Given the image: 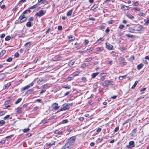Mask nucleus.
I'll return each instance as SVG.
<instances>
[{
    "mask_svg": "<svg viewBox=\"0 0 149 149\" xmlns=\"http://www.w3.org/2000/svg\"><path fill=\"white\" fill-rule=\"evenodd\" d=\"M76 139L75 136H72L68 140L67 143L71 146L74 144Z\"/></svg>",
    "mask_w": 149,
    "mask_h": 149,
    "instance_id": "f257e3e1",
    "label": "nucleus"
},
{
    "mask_svg": "<svg viewBox=\"0 0 149 149\" xmlns=\"http://www.w3.org/2000/svg\"><path fill=\"white\" fill-rule=\"evenodd\" d=\"M46 10H40L38 12L36 13L35 16H37L39 17H40L44 15L46 13Z\"/></svg>",
    "mask_w": 149,
    "mask_h": 149,
    "instance_id": "f03ea898",
    "label": "nucleus"
},
{
    "mask_svg": "<svg viewBox=\"0 0 149 149\" xmlns=\"http://www.w3.org/2000/svg\"><path fill=\"white\" fill-rule=\"evenodd\" d=\"M70 105V104H63V107L61 109L59 110V111H58V112H59L60 111H65L69 109V106Z\"/></svg>",
    "mask_w": 149,
    "mask_h": 149,
    "instance_id": "7ed1b4c3",
    "label": "nucleus"
},
{
    "mask_svg": "<svg viewBox=\"0 0 149 149\" xmlns=\"http://www.w3.org/2000/svg\"><path fill=\"white\" fill-rule=\"evenodd\" d=\"M27 17L24 15L21 14L19 16V23H22L24 22L27 20Z\"/></svg>",
    "mask_w": 149,
    "mask_h": 149,
    "instance_id": "20e7f679",
    "label": "nucleus"
},
{
    "mask_svg": "<svg viewBox=\"0 0 149 149\" xmlns=\"http://www.w3.org/2000/svg\"><path fill=\"white\" fill-rule=\"evenodd\" d=\"M135 146V144L134 141H130L129 143V145L127 146V148L129 149L133 147H134Z\"/></svg>",
    "mask_w": 149,
    "mask_h": 149,
    "instance_id": "39448f33",
    "label": "nucleus"
},
{
    "mask_svg": "<svg viewBox=\"0 0 149 149\" xmlns=\"http://www.w3.org/2000/svg\"><path fill=\"white\" fill-rule=\"evenodd\" d=\"M106 48L109 50H111L113 49V46L110 44L109 42H106Z\"/></svg>",
    "mask_w": 149,
    "mask_h": 149,
    "instance_id": "423d86ee",
    "label": "nucleus"
},
{
    "mask_svg": "<svg viewBox=\"0 0 149 149\" xmlns=\"http://www.w3.org/2000/svg\"><path fill=\"white\" fill-rule=\"evenodd\" d=\"M52 107L54 110H57L59 108L58 104L56 103H53L52 105Z\"/></svg>",
    "mask_w": 149,
    "mask_h": 149,
    "instance_id": "0eeeda50",
    "label": "nucleus"
},
{
    "mask_svg": "<svg viewBox=\"0 0 149 149\" xmlns=\"http://www.w3.org/2000/svg\"><path fill=\"white\" fill-rule=\"evenodd\" d=\"M71 146L70 144L67 143L62 147L61 149H70Z\"/></svg>",
    "mask_w": 149,
    "mask_h": 149,
    "instance_id": "6e6552de",
    "label": "nucleus"
},
{
    "mask_svg": "<svg viewBox=\"0 0 149 149\" xmlns=\"http://www.w3.org/2000/svg\"><path fill=\"white\" fill-rule=\"evenodd\" d=\"M105 83L108 84L109 85H114L115 84V82L113 81H110L109 80H106L105 81Z\"/></svg>",
    "mask_w": 149,
    "mask_h": 149,
    "instance_id": "1a4fd4ad",
    "label": "nucleus"
},
{
    "mask_svg": "<svg viewBox=\"0 0 149 149\" xmlns=\"http://www.w3.org/2000/svg\"><path fill=\"white\" fill-rule=\"evenodd\" d=\"M55 142L54 141H52L51 142H48L46 143V145L49 147H50L52 145L55 144Z\"/></svg>",
    "mask_w": 149,
    "mask_h": 149,
    "instance_id": "9d476101",
    "label": "nucleus"
},
{
    "mask_svg": "<svg viewBox=\"0 0 149 149\" xmlns=\"http://www.w3.org/2000/svg\"><path fill=\"white\" fill-rule=\"evenodd\" d=\"M136 128H135L132 130V132L130 134V135L133 136H136Z\"/></svg>",
    "mask_w": 149,
    "mask_h": 149,
    "instance_id": "9b49d317",
    "label": "nucleus"
},
{
    "mask_svg": "<svg viewBox=\"0 0 149 149\" xmlns=\"http://www.w3.org/2000/svg\"><path fill=\"white\" fill-rule=\"evenodd\" d=\"M144 28L142 25H141L138 27V29L137 31H143L144 30Z\"/></svg>",
    "mask_w": 149,
    "mask_h": 149,
    "instance_id": "f8f14e48",
    "label": "nucleus"
},
{
    "mask_svg": "<svg viewBox=\"0 0 149 149\" xmlns=\"http://www.w3.org/2000/svg\"><path fill=\"white\" fill-rule=\"evenodd\" d=\"M125 15L129 19H131L132 20H133L134 19V17L131 15L130 14H126Z\"/></svg>",
    "mask_w": 149,
    "mask_h": 149,
    "instance_id": "ddd939ff",
    "label": "nucleus"
},
{
    "mask_svg": "<svg viewBox=\"0 0 149 149\" xmlns=\"http://www.w3.org/2000/svg\"><path fill=\"white\" fill-rule=\"evenodd\" d=\"M29 88H30V85H28L25 87L22 88L21 89V91H23L28 89Z\"/></svg>",
    "mask_w": 149,
    "mask_h": 149,
    "instance_id": "4468645a",
    "label": "nucleus"
},
{
    "mask_svg": "<svg viewBox=\"0 0 149 149\" xmlns=\"http://www.w3.org/2000/svg\"><path fill=\"white\" fill-rule=\"evenodd\" d=\"M34 91V89L33 88H31V89H29V90H28L26 93V94H30L32 93Z\"/></svg>",
    "mask_w": 149,
    "mask_h": 149,
    "instance_id": "2eb2a0df",
    "label": "nucleus"
},
{
    "mask_svg": "<svg viewBox=\"0 0 149 149\" xmlns=\"http://www.w3.org/2000/svg\"><path fill=\"white\" fill-rule=\"evenodd\" d=\"M47 80L45 79H39L37 83L38 84H40L42 82H46L47 81Z\"/></svg>",
    "mask_w": 149,
    "mask_h": 149,
    "instance_id": "dca6fc26",
    "label": "nucleus"
},
{
    "mask_svg": "<svg viewBox=\"0 0 149 149\" xmlns=\"http://www.w3.org/2000/svg\"><path fill=\"white\" fill-rule=\"evenodd\" d=\"M75 62V61H74L71 60L69 62L68 65L70 67H71L74 64Z\"/></svg>",
    "mask_w": 149,
    "mask_h": 149,
    "instance_id": "f3484780",
    "label": "nucleus"
},
{
    "mask_svg": "<svg viewBox=\"0 0 149 149\" xmlns=\"http://www.w3.org/2000/svg\"><path fill=\"white\" fill-rule=\"evenodd\" d=\"M125 36L128 37H130L132 38H134L136 37V36L130 35V34H126Z\"/></svg>",
    "mask_w": 149,
    "mask_h": 149,
    "instance_id": "a211bd4d",
    "label": "nucleus"
},
{
    "mask_svg": "<svg viewBox=\"0 0 149 149\" xmlns=\"http://www.w3.org/2000/svg\"><path fill=\"white\" fill-rule=\"evenodd\" d=\"M99 72L94 73L91 74V76L92 78H94L99 74Z\"/></svg>",
    "mask_w": 149,
    "mask_h": 149,
    "instance_id": "6ab92c4d",
    "label": "nucleus"
},
{
    "mask_svg": "<svg viewBox=\"0 0 149 149\" xmlns=\"http://www.w3.org/2000/svg\"><path fill=\"white\" fill-rule=\"evenodd\" d=\"M22 108L21 107H18L17 108V113L20 114L22 113V111L21 110Z\"/></svg>",
    "mask_w": 149,
    "mask_h": 149,
    "instance_id": "aec40b11",
    "label": "nucleus"
},
{
    "mask_svg": "<svg viewBox=\"0 0 149 149\" xmlns=\"http://www.w3.org/2000/svg\"><path fill=\"white\" fill-rule=\"evenodd\" d=\"M144 21L145 22L144 25H147L149 24V18H147V20L144 19Z\"/></svg>",
    "mask_w": 149,
    "mask_h": 149,
    "instance_id": "412c9836",
    "label": "nucleus"
},
{
    "mask_svg": "<svg viewBox=\"0 0 149 149\" xmlns=\"http://www.w3.org/2000/svg\"><path fill=\"white\" fill-rule=\"evenodd\" d=\"M73 10V9H72L71 10H69L67 13V16H71L72 14Z\"/></svg>",
    "mask_w": 149,
    "mask_h": 149,
    "instance_id": "4be33fe9",
    "label": "nucleus"
},
{
    "mask_svg": "<svg viewBox=\"0 0 149 149\" xmlns=\"http://www.w3.org/2000/svg\"><path fill=\"white\" fill-rule=\"evenodd\" d=\"M11 83L10 82H9L6 84L5 87L3 88L4 89H7L10 86Z\"/></svg>",
    "mask_w": 149,
    "mask_h": 149,
    "instance_id": "5701e85b",
    "label": "nucleus"
},
{
    "mask_svg": "<svg viewBox=\"0 0 149 149\" xmlns=\"http://www.w3.org/2000/svg\"><path fill=\"white\" fill-rule=\"evenodd\" d=\"M124 8L125 9V10H129L130 9V8L129 6H127L125 5H123L121 7V9Z\"/></svg>",
    "mask_w": 149,
    "mask_h": 149,
    "instance_id": "b1692460",
    "label": "nucleus"
},
{
    "mask_svg": "<svg viewBox=\"0 0 149 149\" xmlns=\"http://www.w3.org/2000/svg\"><path fill=\"white\" fill-rule=\"evenodd\" d=\"M143 65V64H140L137 65V68L138 70H140L142 68Z\"/></svg>",
    "mask_w": 149,
    "mask_h": 149,
    "instance_id": "393cba45",
    "label": "nucleus"
},
{
    "mask_svg": "<svg viewBox=\"0 0 149 149\" xmlns=\"http://www.w3.org/2000/svg\"><path fill=\"white\" fill-rule=\"evenodd\" d=\"M69 39L70 40L74 41L75 40V38L73 36L71 35L70 36Z\"/></svg>",
    "mask_w": 149,
    "mask_h": 149,
    "instance_id": "a878e982",
    "label": "nucleus"
},
{
    "mask_svg": "<svg viewBox=\"0 0 149 149\" xmlns=\"http://www.w3.org/2000/svg\"><path fill=\"white\" fill-rule=\"evenodd\" d=\"M104 39L102 38H101L97 40L96 41V43H100L102 41L104 40Z\"/></svg>",
    "mask_w": 149,
    "mask_h": 149,
    "instance_id": "bb28decb",
    "label": "nucleus"
},
{
    "mask_svg": "<svg viewBox=\"0 0 149 149\" xmlns=\"http://www.w3.org/2000/svg\"><path fill=\"white\" fill-rule=\"evenodd\" d=\"M26 25L27 27H31V22L30 21H28L26 23Z\"/></svg>",
    "mask_w": 149,
    "mask_h": 149,
    "instance_id": "cd10ccee",
    "label": "nucleus"
},
{
    "mask_svg": "<svg viewBox=\"0 0 149 149\" xmlns=\"http://www.w3.org/2000/svg\"><path fill=\"white\" fill-rule=\"evenodd\" d=\"M137 83H138V81H135L134 84L132 87L131 88L132 89H134L136 87V86L137 85Z\"/></svg>",
    "mask_w": 149,
    "mask_h": 149,
    "instance_id": "c85d7f7f",
    "label": "nucleus"
},
{
    "mask_svg": "<svg viewBox=\"0 0 149 149\" xmlns=\"http://www.w3.org/2000/svg\"><path fill=\"white\" fill-rule=\"evenodd\" d=\"M62 88H64L66 89H70L71 88V86L70 85H69L67 86H63L62 87Z\"/></svg>",
    "mask_w": 149,
    "mask_h": 149,
    "instance_id": "c756f323",
    "label": "nucleus"
},
{
    "mask_svg": "<svg viewBox=\"0 0 149 149\" xmlns=\"http://www.w3.org/2000/svg\"><path fill=\"white\" fill-rule=\"evenodd\" d=\"M49 86V84H46L43 85L41 86V87L43 88H46L48 87Z\"/></svg>",
    "mask_w": 149,
    "mask_h": 149,
    "instance_id": "7c9ffc66",
    "label": "nucleus"
},
{
    "mask_svg": "<svg viewBox=\"0 0 149 149\" xmlns=\"http://www.w3.org/2000/svg\"><path fill=\"white\" fill-rule=\"evenodd\" d=\"M22 99L21 98H19L17 99L15 102V104H17L19 103L21 101Z\"/></svg>",
    "mask_w": 149,
    "mask_h": 149,
    "instance_id": "2f4dec72",
    "label": "nucleus"
},
{
    "mask_svg": "<svg viewBox=\"0 0 149 149\" xmlns=\"http://www.w3.org/2000/svg\"><path fill=\"white\" fill-rule=\"evenodd\" d=\"M135 31V30L132 28H129V32L130 33H134Z\"/></svg>",
    "mask_w": 149,
    "mask_h": 149,
    "instance_id": "473e14b6",
    "label": "nucleus"
},
{
    "mask_svg": "<svg viewBox=\"0 0 149 149\" xmlns=\"http://www.w3.org/2000/svg\"><path fill=\"white\" fill-rule=\"evenodd\" d=\"M127 76V75L124 76H120L119 77V79L120 80H123V79L125 78V77Z\"/></svg>",
    "mask_w": 149,
    "mask_h": 149,
    "instance_id": "72a5a7b5",
    "label": "nucleus"
},
{
    "mask_svg": "<svg viewBox=\"0 0 149 149\" xmlns=\"http://www.w3.org/2000/svg\"><path fill=\"white\" fill-rule=\"evenodd\" d=\"M107 74L106 73L103 72V73H101L100 74V75L101 77H104L106 76Z\"/></svg>",
    "mask_w": 149,
    "mask_h": 149,
    "instance_id": "f704fd0d",
    "label": "nucleus"
},
{
    "mask_svg": "<svg viewBox=\"0 0 149 149\" xmlns=\"http://www.w3.org/2000/svg\"><path fill=\"white\" fill-rule=\"evenodd\" d=\"M92 58L91 57L90 58H88L86 59V61L87 62L91 61L92 60Z\"/></svg>",
    "mask_w": 149,
    "mask_h": 149,
    "instance_id": "c9c22d12",
    "label": "nucleus"
},
{
    "mask_svg": "<svg viewBox=\"0 0 149 149\" xmlns=\"http://www.w3.org/2000/svg\"><path fill=\"white\" fill-rule=\"evenodd\" d=\"M29 12H30V10H25V11H24L23 12V13H22V14H23V15H24V14H27L28 13H29Z\"/></svg>",
    "mask_w": 149,
    "mask_h": 149,
    "instance_id": "e433bc0d",
    "label": "nucleus"
},
{
    "mask_svg": "<svg viewBox=\"0 0 149 149\" xmlns=\"http://www.w3.org/2000/svg\"><path fill=\"white\" fill-rule=\"evenodd\" d=\"M130 120V119H128L125 120L123 123V125H125L126 124L128 123Z\"/></svg>",
    "mask_w": 149,
    "mask_h": 149,
    "instance_id": "4c0bfd02",
    "label": "nucleus"
},
{
    "mask_svg": "<svg viewBox=\"0 0 149 149\" xmlns=\"http://www.w3.org/2000/svg\"><path fill=\"white\" fill-rule=\"evenodd\" d=\"M125 26L123 24H120L119 27L118 28L120 29H123L125 28Z\"/></svg>",
    "mask_w": 149,
    "mask_h": 149,
    "instance_id": "58836bf2",
    "label": "nucleus"
},
{
    "mask_svg": "<svg viewBox=\"0 0 149 149\" xmlns=\"http://www.w3.org/2000/svg\"><path fill=\"white\" fill-rule=\"evenodd\" d=\"M11 38V37L10 36H7L5 38V40L6 41L9 40Z\"/></svg>",
    "mask_w": 149,
    "mask_h": 149,
    "instance_id": "ea45409f",
    "label": "nucleus"
},
{
    "mask_svg": "<svg viewBox=\"0 0 149 149\" xmlns=\"http://www.w3.org/2000/svg\"><path fill=\"white\" fill-rule=\"evenodd\" d=\"M98 7L97 4H95L94 5L91 7V9H93L97 8Z\"/></svg>",
    "mask_w": 149,
    "mask_h": 149,
    "instance_id": "a19ab883",
    "label": "nucleus"
},
{
    "mask_svg": "<svg viewBox=\"0 0 149 149\" xmlns=\"http://www.w3.org/2000/svg\"><path fill=\"white\" fill-rule=\"evenodd\" d=\"M5 122L4 120H0V125H3L5 124Z\"/></svg>",
    "mask_w": 149,
    "mask_h": 149,
    "instance_id": "79ce46f5",
    "label": "nucleus"
},
{
    "mask_svg": "<svg viewBox=\"0 0 149 149\" xmlns=\"http://www.w3.org/2000/svg\"><path fill=\"white\" fill-rule=\"evenodd\" d=\"M10 117V115H8L6 116H5L4 118H3V119L4 120H7Z\"/></svg>",
    "mask_w": 149,
    "mask_h": 149,
    "instance_id": "37998d69",
    "label": "nucleus"
},
{
    "mask_svg": "<svg viewBox=\"0 0 149 149\" xmlns=\"http://www.w3.org/2000/svg\"><path fill=\"white\" fill-rule=\"evenodd\" d=\"M49 121V119L48 120H42V123L43 124H45L46 123H47Z\"/></svg>",
    "mask_w": 149,
    "mask_h": 149,
    "instance_id": "c03bdc74",
    "label": "nucleus"
},
{
    "mask_svg": "<svg viewBox=\"0 0 149 149\" xmlns=\"http://www.w3.org/2000/svg\"><path fill=\"white\" fill-rule=\"evenodd\" d=\"M119 127L118 126L115 128V129L113 130V131L114 132H117L118 131V130H119Z\"/></svg>",
    "mask_w": 149,
    "mask_h": 149,
    "instance_id": "a18cd8bd",
    "label": "nucleus"
},
{
    "mask_svg": "<svg viewBox=\"0 0 149 149\" xmlns=\"http://www.w3.org/2000/svg\"><path fill=\"white\" fill-rule=\"evenodd\" d=\"M104 49V48L103 47H98L97 48V50L98 51H100Z\"/></svg>",
    "mask_w": 149,
    "mask_h": 149,
    "instance_id": "49530a36",
    "label": "nucleus"
},
{
    "mask_svg": "<svg viewBox=\"0 0 149 149\" xmlns=\"http://www.w3.org/2000/svg\"><path fill=\"white\" fill-rule=\"evenodd\" d=\"M37 6V4L35 5H33L31 6L29 8V9H33L36 7Z\"/></svg>",
    "mask_w": 149,
    "mask_h": 149,
    "instance_id": "de8ad7c7",
    "label": "nucleus"
},
{
    "mask_svg": "<svg viewBox=\"0 0 149 149\" xmlns=\"http://www.w3.org/2000/svg\"><path fill=\"white\" fill-rule=\"evenodd\" d=\"M30 129L29 128L24 129L23 130V132H27Z\"/></svg>",
    "mask_w": 149,
    "mask_h": 149,
    "instance_id": "09e8293b",
    "label": "nucleus"
},
{
    "mask_svg": "<svg viewBox=\"0 0 149 149\" xmlns=\"http://www.w3.org/2000/svg\"><path fill=\"white\" fill-rule=\"evenodd\" d=\"M138 15L139 16H141L144 17L145 16V14L141 12Z\"/></svg>",
    "mask_w": 149,
    "mask_h": 149,
    "instance_id": "8fccbe9b",
    "label": "nucleus"
},
{
    "mask_svg": "<svg viewBox=\"0 0 149 149\" xmlns=\"http://www.w3.org/2000/svg\"><path fill=\"white\" fill-rule=\"evenodd\" d=\"M5 53V51H2L1 52H0V57L2 56Z\"/></svg>",
    "mask_w": 149,
    "mask_h": 149,
    "instance_id": "3c124183",
    "label": "nucleus"
},
{
    "mask_svg": "<svg viewBox=\"0 0 149 149\" xmlns=\"http://www.w3.org/2000/svg\"><path fill=\"white\" fill-rule=\"evenodd\" d=\"M13 59V58L11 57H9L6 59V61L7 62H10Z\"/></svg>",
    "mask_w": 149,
    "mask_h": 149,
    "instance_id": "603ef678",
    "label": "nucleus"
},
{
    "mask_svg": "<svg viewBox=\"0 0 149 149\" xmlns=\"http://www.w3.org/2000/svg\"><path fill=\"white\" fill-rule=\"evenodd\" d=\"M139 5V3L138 2L133 3H132V5L135 6H137Z\"/></svg>",
    "mask_w": 149,
    "mask_h": 149,
    "instance_id": "864d4df0",
    "label": "nucleus"
},
{
    "mask_svg": "<svg viewBox=\"0 0 149 149\" xmlns=\"http://www.w3.org/2000/svg\"><path fill=\"white\" fill-rule=\"evenodd\" d=\"M81 79L82 80V81L84 82H86L87 80L86 77H82Z\"/></svg>",
    "mask_w": 149,
    "mask_h": 149,
    "instance_id": "5fc2aeb1",
    "label": "nucleus"
},
{
    "mask_svg": "<svg viewBox=\"0 0 149 149\" xmlns=\"http://www.w3.org/2000/svg\"><path fill=\"white\" fill-rule=\"evenodd\" d=\"M31 43V42H28L26 43L24 45L25 46H30V44Z\"/></svg>",
    "mask_w": 149,
    "mask_h": 149,
    "instance_id": "6e6d98bb",
    "label": "nucleus"
},
{
    "mask_svg": "<svg viewBox=\"0 0 149 149\" xmlns=\"http://www.w3.org/2000/svg\"><path fill=\"white\" fill-rule=\"evenodd\" d=\"M134 59V57L133 56H132L129 58V60L130 61H132Z\"/></svg>",
    "mask_w": 149,
    "mask_h": 149,
    "instance_id": "4d7b16f0",
    "label": "nucleus"
},
{
    "mask_svg": "<svg viewBox=\"0 0 149 149\" xmlns=\"http://www.w3.org/2000/svg\"><path fill=\"white\" fill-rule=\"evenodd\" d=\"M68 122V119L64 120L62 121V123H67Z\"/></svg>",
    "mask_w": 149,
    "mask_h": 149,
    "instance_id": "13d9d810",
    "label": "nucleus"
},
{
    "mask_svg": "<svg viewBox=\"0 0 149 149\" xmlns=\"http://www.w3.org/2000/svg\"><path fill=\"white\" fill-rule=\"evenodd\" d=\"M120 49L121 51H123L124 50H125L127 49V48L125 47H121L120 48Z\"/></svg>",
    "mask_w": 149,
    "mask_h": 149,
    "instance_id": "bf43d9fd",
    "label": "nucleus"
},
{
    "mask_svg": "<svg viewBox=\"0 0 149 149\" xmlns=\"http://www.w3.org/2000/svg\"><path fill=\"white\" fill-rule=\"evenodd\" d=\"M126 64L127 62H124L120 63V65L121 66H124L125 65H126Z\"/></svg>",
    "mask_w": 149,
    "mask_h": 149,
    "instance_id": "052dcab7",
    "label": "nucleus"
},
{
    "mask_svg": "<svg viewBox=\"0 0 149 149\" xmlns=\"http://www.w3.org/2000/svg\"><path fill=\"white\" fill-rule=\"evenodd\" d=\"M73 77H68L67 78V79L68 81H70L71 80H73Z\"/></svg>",
    "mask_w": 149,
    "mask_h": 149,
    "instance_id": "680f3d73",
    "label": "nucleus"
},
{
    "mask_svg": "<svg viewBox=\"0 0 149 149\" xmlns=\"http://www.w3.org/2000/svg\"><path fill=\"white\" fill-rule=\"evenodd\" d=\"M133 9L135 11H140V8H134Z\"/></svg>",
    "mask_w": 149,
    "mask_h": 149,
    "instance_id": "e2e57ef3",
    "label": "nucleus"
},
{
    "mask_svg": "<svg viewBox=\"0 0 149 149\" xmlns=\"http://www.w3.org/2000/svg\"><path fill=\"white\" fill-rule=\"evenodd\" d=\"M5 36V35L4 34H2L0 36V37L1 38H3Z\"/></svg>",
    "mask_w": 149,
    "mask_h": 149,
    "instance_id": "0e129e2a",
    "label": "nucleus"
},
{
    "mask_svg": "<svg viewBox=\"0 0 149 149\" xmlns=\"http://www.w3.org/2000/svg\"><path fill=\"white\" fill-rule=\"evenodd\" d=\"M46 90H42L40 93V95L42 94L46 91Z\"/></svg>",
    "mask_w": 149,
    "mask_h": 149,
    "instance_id": "69168bd1",
    "label": "nucleus"
},
{
    "mask_svg": "<svg viewBox=\"0 0 149 149\" xmlns=\"http://www.w3.org/2000/svg\"><path fill=\"white\" fill-rule=\"evenodd\" d=\"M34 19V18L33 17H31L29 18V21L31 22V21H33Z\"/></svg>",
    "mask_w": 149,
    "mask_h": 149,
    "instance_id": "338daca9",
    "label": "nucleus"
},
{
    "mask_svg": "<svg viewBox=\"0 0 149 149\" xmlns=\"http://www.w3.org/2000/svg\"><path fill=\"white\" fill-rule=\"evenodd\" d=\"M19 56V53L17 52L16 53L14 54V56L15 57H18Z\"/></svg>",
    "mask_w": 149,
    "mask_h": 149,
    "instance_id": "774afa93",
    "label": "nucleus"
}]
</instances>
